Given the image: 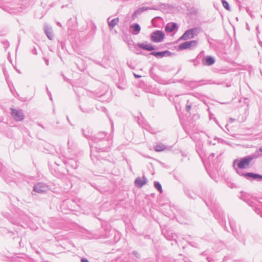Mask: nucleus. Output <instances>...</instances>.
Instances as JSON below:
<instances>
[{"label": "nucleus", "mask_w": 262, "mask_h": 262, "mask_svg": "<svg viewBox=\"0 0 262 262\" xmlns=\"http://www.w3.org/2000/svg\"><path fill=\"white\" fill-rule=\"evenodd\" d=\"M198 45L197 40H192L189 41H185L179 45L180 50H185L187 49H193Z\"/></svg>", "instance_id": "obj_6"}, {"label": "nucleus", "mask_w": 262, "mask_h": 262, "mask_svg": "<svg viewBox=\"0 0 262 262\" xmlns=\"http://www.w3.org/2000/svg\"><path fill=\"white\" fill-rule=\"evenodd\" d=\"M150 54L155 56L157 58H161L163 57L170 56L172 55V53L167 50L162 52H151Z\"/></svg>", "instance_id": "obj_9"}, {"label": "nucleus", "mask_w": 262, "mask_h": 262, "mask_svg": "<svg viewBox=\"0 0 262 262\" xmlns=\"http://www.w3.org/2000/svg\"><path fill=\"white\" fill-rule=\"evenodd\" d=\"M205 203L206 204L207 206H210L209 202H208L207 201H205ZM212 203H213V200H210V205L211 204H212Z\"/></svg>", "instance_id": "obj_25"}, {"label": "nucleus", "mask_w": 262, "mask_h": 262, "mask_svg": "<svg viewBox=\"0 0 262 262\" xmlns=\"http://www.w3.org/2000/svg\"><path fill=\"white\" fill-rule=\"evenodd\" d=\"M110 19L111 17H109L107 19V21L110 29H112L116 25L118 24L119 22V19L118 17L115 18L112 20H110Z\"/></svg>", "instance_id": "obj_17"}, {"label": "nucleus", "mask_w": 262, "mask_h": 262, "mask_svg": "<svg viewBox=\"0 0 262 262\" xmlns=\"http://www.w3.org/2000/svg\"><path fill=\"white\" fill-rule=\"evenodd\" d=\"M148 10H158V8L156 7H142L137 10H136L132 15V18L134 19L137 15L141 14V13Z\"/></svg>", "instance_id": "obj_8"}, {"label": "nucleus", "mask_w": 262, "mask_h": 262, "mask_svg": "<svg viewBox=\"0 0 262 262\" xmlns=\"http://www.w3.org/2000/svg\"><path fill=\"white\" fill-rule=\"evenodd\" d=\"M193 37V36L188 29L184 32L183 35L180 37V39L186 40L189 38H192Z\"/></svg>", "instance_id": "obj_18"}, {"label": "nucleus", "mask_w": 262, "mask_h": 262, "mask_svg": "<svg viewBox=\"0 0 262 262\" xmlns=\"http://www.w3.org/2000/svg\"><path fill=\"white\" fill-rule=\"evenodd\" d=\"M254 211H255V212H256L257 214H260V211L259 210V208H256L255 207V209H254Z\"/></svg>", "instance_id": "obj_23"}, {"label": "nucleus", "mask_w": 262, "mask_h": 262, "mask_svg": "<svg viewBox=\"0 0 262 262\" xmlns=\"http://www.w3.org/2000/svg\"><path fill=\"white\" fill-rule=\"evenodd\" d=\"M154 186L160 192L162 191V186L159 182L155 181L154 182Z\"/></svg>", "instance_id": "obj_20"}, {"label": "nucleus", "mask_w": 262, "mask_h": 262, "mask_svg": "<svg viewBox=\"0 0 262 262\" xmlns=\"http://www.w3.org/2000/svg\"><path fill=\"white\" fill-rule=\"evenodd\" d=\"M210 156H211L212 158H213L214 156V153H212Z\"/></svg>", "instance_id": "obj_32"}, {"label": "nucleus", "mask_w": 262, "mask_h": 262, "mask_svg": "<svg viewBox=\"0 0 262 262\" xmlns=\"http://www.w3.org/2000/svg\"><path fill=\"white\" fill-rule=\"evenodd\" d=\"M229 120H230V122H233L235 121V119L232 118H230Z\"/></svg>", "instance_id": "obj_27"}, {"label": "nucleus", "mask_w": 262, "mask_h": 262, "mask_svg": "<svg viewBox=\"0 0 262 262\" xmlns=\"http://www.w3.org/2000/svg\"><path fill=\"white\" fill-rule=\"evenodd\" d=\"M46 64L47 66L49 64V61H48V60H46Z\"/></svg>", "instance_id": "obj_30"}, {"label": "nucleus", "mask_w": 262, "mask_h": 262, "mask_svg": "<svg viewBox=\"0 0 262 262\" xmlns=\"http://www.w3.org/2000/svg\"><path fill=\"white\" fill-rule=\"evenodd\" d=\"M113 136L110 134L106 137V133L104 132L98 133L95 136L92 137L91 142H90L91 149V158H97L98 156L95 154L98 150L105 151V148L109 147L112 144Z\"/></svg>", "instance_id": "obj_1"}, {"label": "nucleus", "mask_w": 262, "mask_h": 262, "mask_svg": "<svg viewBox=\"0 0 262 262\" xmlns=\"http://www.w3.org/2000/svg\"><path fill=\"white\" fill-rule=\"evenodd\" d=\"M38 125H39V126H41L42 128H44L43 126V125H42L41 124H38Z\"/></svg>", "instance_id": "obj_34"}, {"label": "nucleus", "mask_w": 262, "mask_h": 262, "mask_svg": "<svg viewBox=\"0 0 262 262\" xmlns=\"http://www.w3.org/2000/svg\"><path fill=\"white\" fill-rule=\"evenodd\" d=\"M154 149L155 151L160 152L165 150L169 149V148L162 143H158L155 146Z\"/></svg>", "instance_id": "obj_16"}, {"label": "nucleus", "mask_w": 262, "mask_h": 262, "mask_svg": "<svg viewBox=\"0 0 262 262\" xmlns=\"http://www.w3.org/2000/svg\"><path fill=\"white\" fill-rule=\"evenodd\" d=\"M133 254L135 255L137 257H139V254L137 251H133Z\"/></svg>", "instance_id": "obj_24"}, {"label": "nucleus", "mask_w": 262, "mask_h": 262, "mask_svg": "<svg viewBox=\"0 0 262 262\" xmlns=\"http://www.w3.org/2000/svg\"><path fill=\"white\" fill-rule=\"evenodd\" d=\"M214 215H215V217L216 218L217 217V215L215 214Z\"/></svg>", "instance_id": "obj_37"}, {"label": "nucleus", "mask_w": 262, "mask_h": 262, "mask_svg": "<svg viewBox=\"0 0 262 262\" xmlns=\"http://www.w3.org/2000/svg\"><path fill=\"white\" fill-rule=\"evenodd\" d=\"M33 190L35 192L41 193L48 191V186L43 183L39 182L34 186Z\"/></svg>", "instance_id": "obj_5"}, {"label": "nucleus", "mask_w": 262, "mask_h": 262, "mask_svg": "<svg viewBox=\"0 0 262 262\" xmlns=\"http://www.w3.org/2000/svg\"><path fill=\"white\" fill-rule=\"evenodd\" d=\"M80 109H81L82 112H86V110H83L81 107H80Z\"/></svg>", "instance_id": "obj_31"}, {"label": "nucleus", "mask_w": 262, "mask_h": 262, "mask_svg": "<svg viewBox=\"0 0 262 262\" xmlns=\"http://www.w3.org/2000/svg\"><path fill=\"white\" fill-rule=\"evenodd\" d=\"M68 145L69 146H70V140H68Z\"/></svg>", "instance_id": "obj_35"}, {"label": "nucleus", "mask_w": 262, "mask_h": 262, "mask_svg": "<svg viewBox=\"0 0 262 262\" xmlns=\"http://www.w3.org/2000/svg\"><path fill=\"white\" fill-rule=\"evenodd\" d=\"M164 33L160 30L153 32L150 35V39L154 42H160L164 38Z\"/></svg>", "instance_id": "obj_3"}, {"label": "nucleus", "mask_w": 262, "mask_h": 262, "mask_svg": "<svg viewBox=\"0 0 262 262\" xmlns=\"http://www.w3.org/2000/svg\"><path fill=\"white\" fill-rule=\"evenodd\" d=\"M134 76H135V77H136V78H140V77H141V76L138 75H137V74H134Z\"/></svg>", "instance_id": "obj_28"}, {"label": "nucleus", "mask_w": 262, "mask_h": 262, "mask_svg": "<svg viewBox=\"0 0 262 262\" xmlns=\"http://www.w3.org/2000/svg\"><path fill=\"white\" fill-rule=\"evenodd\" d=\"M189 30L190 31L191 33L192 34V35L193 36V37L199 34V32H200V29L198 28H196V27L191 28V29H190Z\"/></svg>", "instance_id": "obj_19"}, {"label": "nucleus", "mask_w": 262, "mask_h": 262, "mask_svg": "<svg viewBox=\"0 0 262 262\" xmlns=\"http://www.w3.org/2000/svg\"><path fill=\"white\" fill-rule=\"evenodd\" d=\"M254 156H248L240 159H235L233 161V166L236 173L241 176L244 173V169L249 168L250 163L254 159Z\"/></svg>", "instance_id": "obj_2"}, {"label": "nucleus", "mask_w": 262, "mask_h": 262, "mask_svg": "<svg viewBox=\"0 0 262 262\" xmlns=\"http://www.w3.org/2000/svg\"><path fill=\"white\" fill-rule=\"evenodd\" d=\"M222 4H223V6H224V7L226 9H227L228 10H230V7H229V5L228 3V2H226L225 0H222Z\"/></svg>", "instance_id": "obj_21"}, {"label": "nucleus", "mask_w": 262, "mask_h": 262, "mask_svg": "<svg viewBox=\"0 0 262 262\" xmlns=\"http://www.w3.org/2000/svg\"><path fill=\"white\" fill-rule=\"evenodd\" d=\"M147 182V179L143 177L142 178L140 177H138L135 181V185L141 188L142 186H143L145 184H146Z\"/></svg>", "instance_id": "obj_13"}, {"label": "nucleus", "mask_w": 262, "mask_h": 262, "mask_svg": "<svg viewBox=\"0 0 262 262\" xmlns=\"http://www.w3.org/2000/svg\"><path fill=\"white\" fill-rule=\"evenodd\" d=\"M258 151H260V152H262V146L258 148Z\"/></svg>", "instance_id": "obj_29"}, {"label": "nucleus", "mask_w": 262, "mask_h": 262, "mask_svg": "<svg viewBox=\"0 0 262 262\" xmlns=\"http://www.w3.org/2000/svg\"><path fill=\"white\" fill-rule=\"evenodd\" d=\"M178 28V26L176 23H171L166 25L165 27V30L166 32H172Z\"/></svg>", "instance_id": "obj_15"}, {"label": "nucleus", "mask_w": 262, "mask_h": 262, "mask_svg": "<svg viewBox=\"0 0 262 262\" xmlns=\"http://www.w3.org/2000/svg\"><path fill=\"white\" fill-rule=\"evenodd\" d=\"M43 30L48 38L50 40H52L54 38V35L52 33L51 27L48 25H45Z\"/></svg>", "instance_id": "obj_12"}, {"label": "nucleus", "mask_w": 262, "mask_h": 262, "mask_svg": "<svg viewBox=\"0 0 262 262\" xmlns=\"http://www.w3.org/2000/svg\"><path fill=\"white\" fill-rule=\"evenodd\" d=\"M11 115L15 121H20L24 119L23 112L21 110L11 108Z\"/></svg>", "instance_id": "obj_4"}, {"label": "nucleus", "mask_w": 262, "mask_h": 262, "mask_svg": "<svg viewBox=\"0 0 262 262\" xmlns=\"http://www.w3.org/2000/svg\"><path fill=\"white\" fill-rule=\"evenodd\" d=\"M48 94L50 96V99L52 100V97H51V93H48Z\"/></svg>", "instance_id": "obj_33"}, {"label": "nucleus", "mask_w": 262, "mask_h": 262, "mask_svg": "<svg viewBox=\"0 0 262 262\" xmlns=\"http://www.w3.org/2000/svg\"><path fill=\"white\" fill-rule=\"evenodd\" d=\"M81 262H89V261L85 258H82L81 259Z\"/></svg>", "instance_id": "obj_26"}, {"label": "nucleus", "mask_w": 262, "mask_h": 262, "mask_svg": "<svg viewBox=\"0 0 262 262\" xmlns=\"http://www.w3.org/2000/svg\"><path fill=\"white\" fill-rule=\"evenodd\" d=\"M214 62V59L210 56H205L202 60V63L204 66H210L213 64Z\"/></svg>", "instance_id": "obj_11"}, {"label": "nucleus", "mask_w": 262, "mask_h": 262, "mask_svg": "<svg viewBox=\"0 0 262 262\" xmlns=\"http://www.w3.org/2000/svg\"><path fill=\"white\" fill-rule=\"evenodd\" d=\"M137 47H138L139 48L148 51H151L155 49V47L151 44L146 43L138 42L136 45H135V48H136Z\"/></svg>", "instance_id": "obj_10"}, {"label": "nucleus", "mask_w": 262, "mask_h": 262, "mask_svg": "<svg viewBox=\"0 0 262 262\" xmlns=\"http://www.w3.org/2000/svg\"><path fill=\"white\" fill-rule=\"evenodd\" d=\"M130 29L132 30L130 31L133 35L138 34L141 31V27L138 24H133L130 26Z\"/></svg>", "instance_id": "obj_14"}, {"label": "nucleus", "mask_w": 262, "mask_h": 262, "mask_svg": "<svg viewBox=\"0 0 262 262\" xmlns=\"http://www.w3.org/2000/svg\"><path fill=\"white\" fill-rule=\"evenodd\" d=\"M191 105H192V103L191 102H190L189 100H187V103L186 105V111L187 112H189L191 110Z\"/></svg>", "instance_id": "obj_22"}, {"label": "nucleus", "mask_w": 262, "mask_h": 262, "mask_svg": "<svg viewBox=\"0 0 262 262\" xmlns=\"http://www.w3.org/2000/svg\"><path fill=\"white\" fill-rule=\"evenodd\" d=\"M58 25L59 26H61V25H60V24L59 23H58Z\"/></svg>", "instance_id": "obj_36"}, {"label": "nucleus", "mask_w": 262, "mask_h": 262, "mask_svg": "<svg viewBox=\"0 0 262 262\" xmlns=\"http://www.w3.org/2000/svg\"><path fill=\"white\" fill-rule=\"evenodd\" d=\"M241 176L244 177L245 178L249 180H255L258 181H262V175L253 173V172H244Z\"/></svg>", "instance_id": "obj_7"}]
</instances>
